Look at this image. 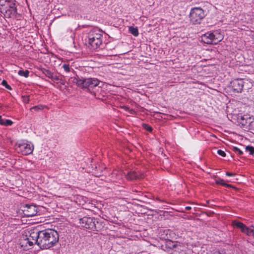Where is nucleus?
I'll use <instances>...</instances> for the list:
<instances>
[{"label": "nucleus", "instance_id": "2", "mask_svg": "<svg viewBox=\"0 0 254 254\" xmlns=\"http://www.w3.org/2000/svg\"><path fill=\"white\" fill-rule=\"evenodd\" d=\"M70 81L82 88H93L98 86L100 81L96 78H84L78 76L71 77Z\"/></svg>", "mask_w": 254, "mask_h": 254}, {"label": "nucleus", "instance_id": "26", "mask_svg": "<svg viewBox=\"0 0 254 254\" xmlns=\"http://www.w3.org/2000/svg\"><path fill=\"white\" fill-rule=\"evenodd\" d=\"M1 84L5 86V87L6 88H7V89H9V90H11V87H10V85H9L7 83V81L5 80H3L2 82H1Z\"/></svg>", "mask_w": 254, "mask_h": 254}, {"label": "nucleus", "instance_id": "21", "mask_svg": "<svg viewBox=\"0 0 254 254\" xmlns=\"http://www.w3.org/2000/svg\"><path fill=\"white\" fill-rule=\"evenodd\" d=\"M42 73L49 78H51L53 73H52L51 71L46 68H42L41 69Z\"/></svg>", "mask_w": 254, "mask_h": 254}, {"label": "nucleus", "instance_id": "33", "mask_svg": "<svg viewBox=\"0 0 254 254\" xmlns=\"http://www.w3.org/2000/svg\"><path fill=\"white\" fill-rule=\"evenodd\" d=\"M226 175L227 176H235L236 174L227 172H226Z\"/></svg>", "mask_w": 254, "mask_h": 254}, {"label": "nucleus", "instance_id": "20", "mask_svg": "<svg viewBox=\"0 0 254 254\" xmlns=\"http://www.w3.org/2000/svg\"><path fill=\"white\" fill-rule=\"evenodd\" d=\"M129 31L134 36H137L138 35V31L137 27L130 26L129 27Z\"/></svg>", "mask_w": 254, "mask_h": 254}, {"label": "nucleus", "instance_id": "17", "mask_svg": "<svg viewBox=\"0 0 254 254\" xmlns=\"http://www.w3.org/2000/svg\"><path fill=\"white\" fill-rule=\"evenodd\" d=\"M212 32H207L201 36V41L205 44H211L212 41L211 40Z\"/></svg>", "mask_w": 254, "mask_h": 254}, {"label": "nucleus", "instance_id": "9", "mask_svg": "<svg viewBox=\"0 0 254 254\" xmlns=\"http://www.w3.org/2000/svg\"><path fill=\"white\" fill-rule=\"evenodd\" d=\"M232 225L234 228L240 229L241 231L243 233L249 236H251L252 234H253L252 233L254 228L253 227H248L243 223L237 220L233 221Z\"/></svg>", "mask_w": 254, "mask_h": 254}, {"label": "nucleus", "instance_id": "29", "mask_svg": "<svg viewBox=\"0 0 254 254\" xmlns=\"http://www.w3.org/2000/svg\"><path fill=\"white\" fill-rule=\"evenodd\" d=\"M233 151L238 153L239 155H242L243 154V152L237 147L233 148Z\"/></svg>", "mask_w": 254, "mask_h": 254}, {"label": "nucleus", "instance_id": "3", "mask_svg": "<svg viewBox=\"0 0 254 254\" xmlns=\"http://www.w3.org/2000/svg\"><path fill=\"white\" fill-rule=\"evenodd\" d=\"M253 86V83L246 79H235L230 82V87L235 93H241L243 89L248 90Z\"/></svg>", "mask_w": 254, "mask_h": 254}, {"label": "nucleus", "instance_id": "35", "mask_svg": "<svg viewBox=\"0 0 254 254\" xmlns=\"http://www.w3.org/2000/svg\"><path fill=\"white\" fill-rule=\"evenodd\" d=\"M252 233H253V234H252L251 236H253L254 238V227L253 228V230L252 231Z\"/></svg>", "mask_w": 254, "mask_h": 254}, {"label": "nucleus", "instance_id": "12", "mask_svg": "<svg viewBox=\"0 0 254 254\" xmlns=\"http://www.w3.org/2000/svg\"><path fill=\"white\" fill-rule=\"evenodd\" d=\"M23 211L25 215L27 217H32L36 215L37 209L35 205L26 204L23 206Z\"/></svg>", "mask_w": 254, "mask_h": 254}, {"label": "nucleus", "instance_id": "11", "mask_svg": "<svg viewBox=\"0 0 254 254\" xmlns=\"http://www.w3.org/2000/svg\"><path fill=\"white\" fill-rule=\"evenodd\" d=\"M24 236H26V239H27L29 241L32 242L33 245L34 244H36L39 246V231L31 230L30 231H28L26 233V234Z\"/></svg>", "mask_w": 254, "mask_h": 254}, {"label": "nucleus", "instance_id": "30", "mask_svg": "<svg viewBox=\"0 0 254 254\" xmlns=\"http://www.w3.org/2000/svg\"><path fill=\"white\" fill-rule=\"evenodd\" d=\"M51 79L54 82L58 81L60 80L59 76L54 75V74H53Z\"/></svg>", "mask_w": 254, "mask_h": 254}, {"label": "nucleus", "instance_id": "22", "mask_svg": "<svg viewBox=\"0 0 254 254\" xmlns=\"http://www.w3.org/2000/svg\"><path fill=\"white\" fill-rule=\"evenodd\" d=\"M216 183L218 185H221L223 186H227V187H231V185L227 184L225 183L224 181L221 179H218L216 180Z\"/></svg>", "mask_w": 254, "mask_h": 254}, {"label": "nucleus", "instance_id": "31", "mask_svg": "<svg viewBox=\"0 0 254 254\" xmlns=\"http://www.w3.org/2000/svg\"><path fill=\"white\" fill-rule=\"evenodd\" d=\"M22 98H23V101L24 103H26V104L29 103V96H28V95L23 96Z\"/></svg>", "mask_w": 254, "mask_h": 254}, {"label": "nucleus", "instance_id": "24", "mask_svg": "<svg viewBox=\"0 0 254 254\" xmlns=\"http://www.w3.org/2000/svg\"><path fill=\"white\" fill-rule=\"evenodd\" d=\"M43 108H44V106H43L42 105H39L37 106L32 107V108H30V110L32 111V110H34L35 111L37 112L39 110H43Z\"/></svg>", "mask_w": 254, "mask_h": 254}, {"label": "nucleus", "instance_id": "23", "mask_svg": "<svg viewBox=\"0 0 254 254\" xmlns=\"http://www.w3.org/2000/svg\"><path fill=\"white\" fill-rule=\"evenodd\" d=\"M29 73V71L28 70H20L18 72V74L19 75L24 76L25 77H27L28 76Z\"/></svg>", "mask_w": 254, "mask_h": 254}, {"label": "nucleus", "instance_id": "7", "mask_svg": "<svg viewBox=\"0 0 254 254\" xmlns=\"http://www.w3.org/2000/svg\"><path fill=\"white\" fill-rule=\"evenodd\" d=\"M0 11L6 18H15L17 14L15 0L10 2L6 7L2 8Z\"/></svg>", "mask_w": 254, "mask_h": 254}, {"label": "nucleus", "instance_id": "27", "mask_svg": "<svg viewBox=\"0 0 254 254\" xmlns=\"http://www.w3.org/2000/svg\"><path fill=\"white\" fill-rule=\"evenodd\" d=\"M143 127L145 129L149 132H151L152 131V127L148 124H143Z\"/></svg>", "mask_w": 254, "mask_h": 254}, {"label": "nucleus", "instance_id": "32", "mask_svg": "<svg viewBox=\"0 0 254 254\" xmlns=\"http://www.w3.org/2000/svg\"><path fill=\"white\" fill-rule=\"evenodd\" d=\"M217 153L219 155H220V156H221L222 157H225L226 156L225 152L224 151L222 150H217Z\"/></svg>", "mask_w": 254, "mask_h": 254}, {"label": "nucleus", "instance_id": "19", "mask_svg": "<svg viewBox=\"0 0 254 254\" xmlns=\"http://www.w3.org/2000/svg\"><path fill=\"white\" fill-rule=\"evenodd\" d=\"M177 242H173L172 241H167L166 243V247L168 249V251H171V252L173 250L174 247L175 246V244H176Z\"/></svg>", "mask_w": 254, "mask_h": 254}, {"label": "nucleus", "instance_id": "10", "mask_svg": "<svg viewBox=\"0 0 254 254\" xmlns=\"http://www.w3.org/2000/svg\"><path fill=\"white\" fill-rule=\"evenodd\" d=\"M79 223L82 227L86 229H93L95 228V221L92 218L84 217L79 219Z\"/></svg>", "mask_w": 254, "mask_h": 254}, {"label": "nucleus", "instance_id": "1", "mask_svg": "<svg viewBox=\"0 0 254 254\" xmlns=\"http://www.w3.org/2000/svg\"><path fill=\"white\" fill-rule=\"evenodd\" d=\"M39 247L42 249H48L53 247L59 240L58 233L54 229L39 231Z\"/></svg>", "mask_w": 254, "mask_h": 254}, {"label": "nucleus", "instance_id": "34", "mask_svg": "<svg viewBox=\"0 0 254 254\" xmlns=\"http://www.w3.org/2000/svg\"><path fill=\"white\" fill-rule=\"evenodd\" d=\"M185 209L187 210H190L191 209V207L190 206H187L185 207Z\"/></svg>", "mask_w": 254, "mask_h": 254}, {"label": "nucleus", "instance_id": "14", "mask_svg": "<svg viewBox=\"0 0 254 254\" xmlns=\"http://www.w3.org/2000/svg\"><path fill=\"white\" fill-rule=\"evenodd\" d=\"M223 38V35L218 31L212 32L211 40L212 42L211 44H217L219 42L221 41Z\"/></svg>", "mask_w": 254, "mask_h": 254}, {"label": "nucleus", "instance_id": "15", "mask_svg": "<svg viewBox=\"0 0 254 254\" xmlns=\"http://www.w3.org/2000/svg\"><path fill=\"white\" fill-rule=\"evenodd\" d=\"M186 247L185 246L182 245L180 243H177L175 244L174 248L172 253L173 254H184L186 252Z\"/></svg>", "mask_w": 254, "mask_h": 254}, {"label": "nucleus", "instance_id": "4", "mask_svg": "<svg viewBox=\"0 0 254 254\" xmlns=\"http://www.w3.org/2000/svg\"><path fill=\"white\" fill-rule=\"evenodd\" d=\"M205 16V12L202 8L195 7L190 9L189 18L190 23L195 25L200 24Z\"/></svg>", "mask_w": 254, "mask_h": 254}, {"label": "nucleus", "instance_id": "16", "mask_svg": "<svg viewBox=\"0 0 254 254\" xmlns=\"http://www.w3.org/2000/svg\"><path fill=\"white\" fill-rule=\"evenodd\" d=\"M124 175L128 180L132 181L142 177L141 174L137 173L135 171H129L127 174L124 173Z\"/></svg>", "mask_w": 254, "mask_h": 254}, {"label": "nucleus", "instance_id": "5", "mask_svg": "<svg viewBox=\"0 0 254 254\" xmlns=\"http://www.w3.org/2000/svg\"><path fill=\"white\" fill-rule=\"evenodd\" d=\"M237 122L244 129L254 130V118L249 115H238Z\"/></svg>", "mask_w": 254, "mask_h": 254}, {"label": "nucleus", "instance_id": "28", "mask_svg": "<svg viewBox=\"0 0 254 254\" xmlns=\"http://www.w3.org/2000/svg\"><path fill=\"white\" fill-rule=\"evenodd\" d=\"M62 67L64 68L65 71L69 72L70 71V68L69 67V64H64L62 65Z\"/></svg>", "mask_w": 254, "mask_h": 254}, {"label": "nucleus", "instance_id": "13", "mask_svg": "<svg viewBox=\"0 0 254 254\" xmlns=\"http://www.w3.org/2000/svg\"><path fill=\"white\" fill-rule=\"evenodd\" d=\"M20 245L23 250H27L31 249L33 246L32 242L29 241L26 239V236L22 235L20 239Z\"/></svg>", "mask_w": 254, "mask_h": 254}, {"label": "nucleus", "instance_id": "6", "mask_svg": "<svg viewBox=\"0 0 254 254\" xmlns=\"http://www.w3.org/2000/svg\"><path fill=\"white\" fill-rule=\"evenodd\" d=\"M102 35L98 31H90L88 36V44L93 50L98 48L102 43Z\"/></svg>", "mask_w": 254, "mask_h": 254}, {"label": "nucleus", "instance_id": "18", "mask_svg": "<svg viewBox=\"0 0 254 254\" xmlns=\"http://www.w3.org/2000/svg\"><path fill=\"white\" fill-rule=\"evenodd\" d=\"M13 122L12 121L10 120L2 119V117L0 116V125L5 126H11Z\"/></svg>", "mask_w": 254, "mask_h": 254}, {"label": "nucleus", "instance_id": "25", "mask_svg": "<svg viewBox=\"0 0 254 254\" xmlns=\"http://www.w3.org/2000/svg\"><path fill=\"white\" fill-rule=\"evenodd\" d=\"M246 151L249 152L250 154L253 155L254 154V147L252 146H247L245 148Z\"/></svg>", "mask_w": 254, "mask_h": 254}, {"label": "nucleus", "instance_id": "8", "mask_svg": "<svg viewBox=\"0 0 254 254\" xmlns=\"http://www.w3.org/2000/svg\"><path fill=\"white\" fill-rule=\"evenodd\" d=\"M33 146L31 144L23 142L17 144L16 145V150L20 152L22 155H27L32 153Z\"/></svg>", "mask_w": 254, "mask_h": 254}]
</instances>
